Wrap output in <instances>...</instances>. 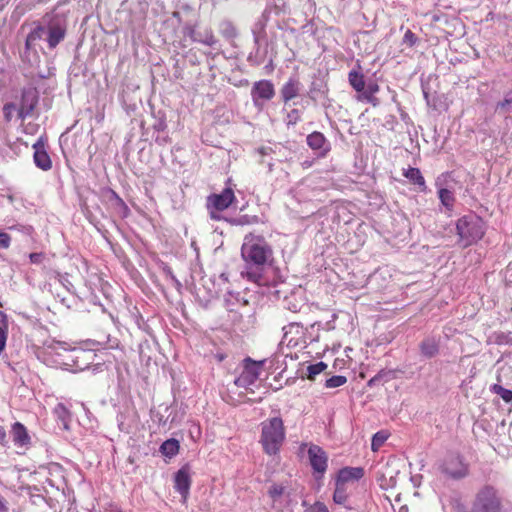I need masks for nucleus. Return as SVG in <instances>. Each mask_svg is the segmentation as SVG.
<instances>
[{
    "instance_id": "nucleus-1",
    "label": "nucleus",
    "mask_w": 512,
    "mask_h": 512,
    "mask_svg": "<svg viewBox=\"0 0 512 512\" xmlns=\"http://www.w3.org/2000/svg\"><path fill=\"white\" fill-rule=\"evenodd\" d=\"M92 354L81 348H72L65 342L53 341L44 351L45 362L66 370H84Z\"/></svg>"
},
{
    "instance_id": "nucleus-2",
    "label": "nucleus",
    "mask_w": 512,
    "mask_h": 512,
    "mask_svg": "<svg viewBox=\"0 0 512 512\" xmlns=\"http://www.w3.org/2000/svg\"><path fill=\"white\" fill-rule=\"evenodd\" d=\"M241 255L247 264L256 267L255 270L242 272V275H245L250 281L260 284L262 281V275L259 271V267L265 265L271 258V246L266 242L264 237L249 234L244 238V242L241 247Z\"/></svg>"
},
{
    "instance_id": "nucleus-3",
    "label": "nucleus",
    "mask_w": 512,
    "mask_h": 512,
    "mask_svg": "<svg viewBox=\"0 0 512 512\" xmlns=\"http://www.w3.org/2000/svg\"><path fill=\"white\" fill-rule=\"evenodd\" d=\"M467 512H505L504 497L495 486L485 484L474 493Z\"/></svg>"
},
{
    "instance_id": "nucleus-4",
    "label": "nucleus",
    "mask_w": 512,
    "mask_h": 512,
    "mask_svg": "<svg viewBox=\"0 0 512 512\" xmlns=\"http://www.w3.org/2000/svg\"><path fill=\"white\" fill-rule=\"evenodd\" d=\"M319 325L316 323L310 326V331L307 330L308 336L305 334L303 327L298 323H290L283 327V337L280 341V346L287 348L298 347L306 344L304 347L308 349L307 353H312L313 347L317 345Z\"/></svg>"
},
{
    "instance_id": "nucleus-5",
    "label": "nucleus",
    "mask_w": 512,
    "mask_h": 512,
    "mask_svg": "<svg viewBox=\"0 0 512 512\" xmlns=\"http://www.w3.org/2000/svg\"><path fill=\"white\" fill-rule=\"evenodd\" d=\"M261 427L260 443L265 453L268 455L277 454L285 439L282 419L279 417L268 419L262 422Z\"/></svg>"
},
{
    "instance_id": "nucleus-6",
    "label": "nucleus",
    "mask_w": 512,
    "mask_h": 512,
    "mask_svg": "<svg viewBox=\"0 0 512 512\" xmlns=\"http://www.w3.org/2000/svg\"><path fill=\"white\" fill-rule=\"evenodd\" d=\"M456 229L460 240L466 247L482 239L486 231V225L482 218L470 214L458 219Z\"/></svg>"
},
{
    "instance_id": "nucleus-7",
    "label": "nucleus",
    "mask_w": 512,
    "mask_h": 512,
    "mask_svg": "<svg viewBox=\"0 0 512 512\" xmlns=\"http://www.w3.org/2000/svg\"><path fill=\"white\" fill-rule=\"evenodd\" d=\"M438 470L446 477L459 480L465 478L468 473V465L459 455H448L439 465Z\"/></svg>"
},
{
    "instance_id": "nucleus-8",
    "label": "nucleus",
    "mask_w": 512,
    "mask_h": 512,
    "mask_svg": "<svg viewBox=\"0 0 512 512\" xmlns=\"http://www.w3.org/2000/svg\"><path fill=\"white\" fill-rule=\"evenodd\" d=\"M261 370V362L253 361L250 358L245 359L242 372L234 381L235 385L238 387L249 389L257 382Z\"/></svg>"
},
{
    "instance_id": "nucleus-9",
    "label": "nucleus",
    "mask_w": 512,
    "mask_h": 512,
    "mask_svg": "<svg viewBox=\"0 0 512 512\" xmlns=\"http://www.w3.org/2000/svg\"><path fill=\"white\" fill-rule=\"evenodd\" d=\"M274 94V86L268 80H260L258 82H255L251 90L253 104L258 109H262L264 103L272 99L274 97Z\"/></svg>"
},
{
    "instance_id": "nucleus-10",
    "label": "nucleus",
    "mask_w": 512,
    "mask_h": 512,
    "mask_svg": "<svg viewBox=\"0 0 512 512\" xmlns=\"http://www.w3.org/2000/svg\"><path fill=\"white\" fill-rule=\"evenodd\" d=\"M235 195L232 187H226L220 194L210 195L207 199L208 209L214 208L218 211L227 209L234 201Z\"/></svg>"
},
{
    "instance_id": "nucleus-11",
    "label": "nucleus",
    "mask_w": 512,
    "mask_h": 512,
    "mask_svg": "<svg viewBox=\"0 0 512 512\" xmlns=\"http://www.w3.org/2000/svg\"><path fill=\"white\" fill-rule=\"evenodd\" d=\"M38 102L37 92L34 89L24 90L21 97L20 107L17 115L20 119H25L31 115Z\"/></svg>"
},
{
    "instance_id": "nucleus-12",
    "label": "nucleus",
    "mask_w": 512,
    "mask_h": 512,
    "mask_svg": "<svg viewBox=\"0 0 512 512\" xmlns=\"http://www.w3.org/2000/svg\"><path fill=\"white\" fill-rule=\"evenodd\" d=\"M191 486V477L189 468L187 466L182 467L175 474V484L174 487L176 491H178L183 499V502L187 500L189 495V490Z\"/></svg>"
},
{
    "instance_id": "nucleus-13",
    "label": "nucleus",
    "mask_w": 512,
    "mask_h": 512,
    "mask_svg": "<svg viewBox=\"0 0 512 512\" xmlns=\"http://www.w3.org/2000/svg\"><path fill=\"white\" fill-rule=\"evenodd\" d=\"M300 453L302 457L307 453L309 462L314 470L315 479L318 480L320 474V447L305 443L301 445Z\"/></svg>"
},
{
    "instance_id": "nucleus-14",
    "label": "nucleus",
    "mask_w": 512,
    "mask_h": 512,
    "mask_svg": "<svg viewBox=\"0 0 512 512\" xmlns=\"http://www.w3.org/2000/svg\"><path fill=\"white\" fill-rule=\"evenodd\" d=\"M301 84L295 78H290L280 90V96L285 105L300 95Z\"/></svg>"
},
{
    "instance_id": "nucleus-15",
    "label": "nucleus",
    "mask_w": 512,
    "mask_h": 512,
    "mask_svg": "<svg viewBox=\"0 0 512 512\" xmlns=\"http://www.w3.org/2000/svg\"><path fill=\"white\" fill-rule=\"evenodd\" d=\"M364 476V470L361 467H345L339 470L336 481L346 485L349 481H357Z\"/></svg>"
},
{
    "instance_id": "nucleus-16",
    "label": "nucleus",
    "mask_w": 512,
    "mask_h": 512,
    "mask_svg": "<svg viewBox=\"0 0 512 512\" xmlns=\"http://www.w3.org/2000/svg\"><path fill=\"white\" fill-rule=\"evenodd\" d=\"M378 91V84L374 81H369L365 84V88L362 91V94H358L357 99L362 102L370 103L376 107L379 105V99L375 96Z\"/></svg>"
},
{
    "instance_id": "nucleus-17",
    "label": "nucleus",
    "mask_w": 512,
    "mask_h": 512,
    "mask_svg": "<svg viewBox=\"0 0 512 512\" xmlns=\"http://www.w3.org/2000/svg\"><path fill=\"white\" fill-rule=\"evenodd\" d=\"M46 41L50 48H55L64 38L65 29L60 24H51L46 27Z\"/></svg>"
},
{
    "instance_id": "nucleus-18",
    "label": "nucleus",
    "mask_w": 512,
    "mask_h": 512,
    "mask_svg": "<svg viewBox=\"0 0 512 512\" xmlns=\"http://www.w3.org/2000/svg\"><path fill=\"white\" fill-rule=\"evenodd\" d=\"M33 148L35 150L34 151L35 165L44 171L51 169L52 162H51L50 156L44 150V147L42 145H40L39 143H36V144H34Z\"/></svg>"
},
{
    "instance_id": "nucleus-19",
    "label": "nucleus",
    "mask_w": 512,
    "mask_h": 512,
    "mask_svg": "<svg viewBox=\"0 0 512 512\" xmlns=\"http://www.w3.org/2000/svg\"><path fill=\"white\" fill-rule=\"evenodd\" d=\"M11 433L13 442L16 446L24 447L30 443V436L27 432V429L20 422H15L12 425Z\"/></svg>"
},
{
    "instance_id": "nucleus-20",
    "label": "nucleus",
    "mask_w": 512,
    "mask_h": 512,
    "mask_svg": "<svg viewBox=\"0 0 512 512\" xmlns=\"http://www.w3.org/2000/svg\"><path fill=\"white\" fill-rule=\"evenodd\" d=\"M421 354L426 358H432L439 352V344L434 338H427L420 343Z\"/></svg>"
},
{
    "instance_id": "nucleus-21",
    "label": "nucleus",
    "mask_w": 512,
    "mask_h": 512,
    "mask_svg": "<svg viewBox=\"0 0 512 512\" xmlns=\"http://www.w3.org/2000/svg\"><path fill=\"white\" fill-rule=\"evenodd\" d=\"M47 33H46V27L44 26H37L34 30H32L27 38H26V47L27 49H31L36 45V42L38 40H46Z\"/></svg>"
},
{
    "instance_id": "nucleus-22",
    "label": "nucleus",
    "mask_w": 512,
    "mask_h": 512,
    "mask_svg": "<svg viewBox=\"0 0 512 512\" xmlns=\"http://www.w3.org/2000/svg\"><path fill=\"white\" fill-rule=\"evenodd\" d=\"M404 176L409 179L413 184L418 185L421 191L426 190V184L421 171L418 168H409L404 172Z\"/></svg>"
},
{
    "instance_id": "nucleus-23",
    "label": "nucleus",
    "mask_w": 512,
    "mask_h": 512,
    "mask_svg": "<svg viewBox=\"0 0 512 512\" xmlns=\"http://www.w3.org/2000/svg\"><path fill=\"white\" fill-rule=\"evenodd\" d=\"M179 448H180V445H179L178 440L171 438V439L164 441L161 444L160 452L164 456H166L168 458H172L179 452Z\"/></svg>"
},
{
    "instance_id": "nucleus-24",
    "label": "nucleus",
    "mask_w": 512,
    "mask_h": 512,
    "mask_svg": "<svg viewBox=\"0 0 512 512\" xmlns=\"http://www.w3.org/2000/svg\"><path fill=\"white\" fill-rule=\"evenodd\" d=\"M348 79L353 89L357 91L359 94H362V91L364 90L366 84L363 74L355 70H352L349 72Z\"/></svg>"
},
{
    "instance_id": "nucleus-25",
    "label": "nucleus",
    "mask_w": 512,
    "mask_h": 512,
    "mask_svg": "<svg viewBox=\"0 0 512 512\" xmlns=\"http://www.w3.org/2000/svg\"><path fill=\"white\" fill-rule=\"evenodd\" d=\"M8 328V317L6 313L0 311V354L3 352L6 346Z\"/></svg>"
},
{
    "instance_id": "nucleus-26",
    "label": "nucleus",
    "mask_w": 512,
    "mask_h": 512,
    "mask_svg": "<svg viewBox=\"0 0 512 512\" xmlns=\"http://www.w3.org/2000/svg\"><path fill=\"white\" fill-rule=\"evenodd\" d=\"M438 196L440 199L441 204L448 210L452 211L454 203H455V197L452 191L441 188L438 191Z\"/></svg>"
},
{
    "instance_id": "nucleus-27",
    "label": "nucleus",
    "mask_w": 512,
    "mask_h": 512,
    "mask_svg": "<svg viewBox=\"0 0 512 512\" xmlns=\"http://www.w3.org/2000/svg\"><path fill=\"white\" fill-rule=\"evenodd\" d=\"M265 26H266V20L264 18L259 19L252 29L253 36H254V42L257 46L260 45V43L263 41L265 37Z\"/></svg>"
},
{
    "instance_id": "nucleus-28",
    "label": "nucleus",
    "mask_w": 512,
    "mask_h": 512,
    "mask_svg": "<svg viewBox=\"0 0 512 512\" xmlns=\"http://www.w3.org/2000/svg\"><path fill=\"white\" fill-rule=\"evenodd\" d=\"M498 113H509L512 111V90L504 94L503 100L496 104L495 108Z\"/></svg>"
},
{
    "instance_id": "nucleus-29",
    "label": "nucleus",
    "mask_w": 512,
    "mask_h": 512,
    "mask_svg": "<svg viewBox=\"0 0 512 512\" xmlns=\"http://www.w3.org/2000/svg\"><path fill=\"white\" fill-rule=\"evenodd\" d=\"M490 391L502 398L505 403H512V390L506 389L499 384H493Z\"/></svg>"
},
{
    "instance_id": "nucleus-30",
    "label": "nucleus",
    "mask_w": 512,
    "mask_h": 512,
    "mask_svg": "<svg viewBox=\"0 0 512 512\" xmlns=\"http://www.w3.org/2000/svg\"><path fill=\"white\" fill-rule=\"evenodd\" d=\"M388 437H389V434L384 430H381V431H378L377 433H375L373 435L372 441H371L372 451H374V452L378 451L382 447V445L386 442Z\"/></svg>"
},
{
    "instance_id": "nucleus-31",
    "label": "nucleus",
    "mask_w": 512,
    "mask_h": 512,
    "mask_svg": "<svg viewBox=\"0 0 512 512\" xmlns=\"http://www.w3.org/2000/svg\"><path fill=\"white\" fill-rule=\"evenodd\" d=\"M347 499L346 487L345 485L335 481V491L333 493V500L337 504L345 503Z\"/></svg>"
},
{
    "instance_id": "nucleus-32",
    "label": "nucleus",
    "mask_w": 512,
    "mask_h": 512,
    "mask_svg": "<svg viewBox=\"0 0 512 512\" xmlns=\"http://www.w3.org/2000/svg\"><path fill=\"white\" fill-rule=\"evenodd\" d=\"M347 382V378L342 375H335L325 381L326 388H337L344 385Z\"/></svg>"
},
{
    "instance_id": "nucleus-33",
    "label": "nucleus",
    "mask_w": 512,
    "mask_h": 512,
    "mask_svg": "<svg viewBox=\"0 0 512 512\" xmlns=\"http://www.w3.org/2000/svg\"><path fill=\"white\" fill-rule=\"evenodd\" d=\"M17 107L14 103H6L3 107V115L6 121H11L14 117Z\"/></svg>"
},
{
    "instance_id": "nucleus-34",
    "label": "nucleus",
    "mask_w": 512,
    "mask_h": 512,
    "mask_svg": "<svg viewBox=\"0 0 512 512\" xmlns=\"http://www.w3.org/2000/svg\"><path fill=\"white\" fill-rule=\"evenodd\" d=\"M307 143L314 150L320 149V133L313 132L312 134H310L307 137Z\"/></svg>"
},
{
    "instance_id": "nucleus-35",
    "label": "nucleus",
    "mask_w": 512,
    "mask_h": 512,
    "mask_svg": "<svg viewBox=\"0 0 512 512\" xmlns=\"http://www.w3.org/2000/svg\"><path fill=\"white\" fill-rule=\"evenodd\" d=\"M320 374V362L310 364L307 367V378L310 380H315L316 376Z\"/></svg>"
},
{
    "instance_id": "nucleus-36",
    "label": "nucleus",
    "mask_w": 512,
    "mask_h": 512,
    "mask_svg": "<svg viewBox=\"0 0 512 512\" xmlns=\"http://www.w3.org/2000/svg\"><path fill=\"white\" fill-rule=\"evenodd\" d=\"M300 119V112L298 109H292L290 112H288L286 117V123L288 125H294L296 124Z\"/></svg>"
},
{
    "instance_id": "nucleus-37",
    "label": "nucleus",
    "mask_w": 512,
    "mask_h": 512,
    "mask_svg": "<svg viewBox=\"0 0 512 512\" xmlns=\"http://www.w3.org/2000/svg\"><path fill=\"white\" fill-rule=\"evenodd\" d=\"M228 221L231 224H233V225H239V226L248 225V224H251L253 222L251 220V217H249L248 215H243V216H240L238 218L230 219Z\"/></svg>"
},
{
    "instance_id": "nucleus-38",
    "label": "nucleus",
    "mask_w": 512,
    "mask_h": 512,
    "mask_svg": "<svg viewBox=\"0 0 512 512\" xmlns=\"http://www.w3.org/2000/svg\"><path fill=\"white\" fill-rule=\"evenodd\" d=\"M416 42H417L416 35L411 30H407L403 37V43L408 45L409 47H412L416 44Z\"/></svg>"
},
{
    "instance_id": "nucleus-39",
    "label": "nucleus",
    "mask_w": 512,
    "mask_h": 512,
    "mask_svg": "<svg viewBox=\"0 0 512 512\" xmlns=\"http://www.w3.org/2000/svg\"><path fill=\"white\" fill-rule=\"evenodd\" d=\"M283 492H284L283 486L277 485V484L272 485L269 489V494L273 498H277V497L281 496L283 494Z\"/></svg>"
},
{
    "instance_id": "nucleus-40",
    "label": "nucleus",
    "mask_w": 512,
    "mask_h": 512,
    "mask_svg": "<svg viewBox=\"0 0 512 512\" xmlns=\"http://www.w3.org/2000/svg\"><path fill=\"white\" fill-rule=\"evenodd\" d=\"M11 237L6 232L0 231V247L7 249L10 246Z\"/></svg>"
},
{
    "instance_id": "nucleus-41",
    "label": "nucleus",
    "mask_w": 512,
    "mask_h": 512,
    "mask_svg": "<svg viewBox=\"0 0 512 512\" xmlns=\"http://www.w3.org/2000/svg\"><path fill=\"white\" fill-rule=\"evenodd\" d=\"M200 42L207 46H213L216 43V39L212 33H206L203 39H199Z\"/></svg>"
},
{
    "instance_id": "nucleus-42",
    "label": "nucleus",
    "mask_w": 512,
    "mask_h": 512,
    "mask_svg": "<svg viewBox=\"0 0 512 512\" xmlns=\"http://www.w3.org/2000/svg\"><path fill=\"white\" fill-rule=\"evenodd\" d=\"M56 413L58 414V416H59L63 421H65V417H66V415L68 414V411H67V409H66L62 404H59V405L56 407Z\"/></svg>"
},
{
    "instance_id": "nucleus-43",
    "label": "nucleus",
    "mask_w": 512,
    "mask_h": 512,
    "mask_svg": "<svg viewBox=\"0 0 512 512\" xmlns=\"http://www.w3.org/2000/svg\"><path fill=\"white\" fill-rule=\"evenodd\" d=\"M381 379H382V374L378 373L377 375H375L368 381V386L372 387L374 385H377L378 383H380Z\"/></svg>"
},
{
    "instance_id": "nucleus-44",
    "label": "nucleus",
    "mask_w": 512,
    "mask_h": 512,
    "mask_svg": "<svg viewBox=\"0 0 512 512\" xmlns=\"http://www.w3.org/2000/svg\"><path fill=\"white\" fill-rule=\"evenodd\" d=\"M106 347L109 349H116L119 347V341L116 338H114L113 340L108 338V344Z\"/></svg>"
},
{
    "instance_id": "nucleus-45",
    "label": "nucleus",
    "mask_w": 512,
    "mask_h": 512,
    "mask_svg": "<svg viewBox=\"0 0 512 512\" xmlns=\"http://www.w3.org/2000/svg\"><path fill=\"white\" fill-rule=\"evenodd\" d=\"M7 442V434L5 429L0 426V444L4 445Z\"/></svg>"
},
{
    "instance_id": "nucleus-46",
    "label": "nucleus",
    "mask_w": 512,
    "mask_h": 512,
    "mask_svg": "<svg viewBox=\"0 0 512 512\" xmlns=\"http://www.w3.org/2000/svg\"><path fill=\"white\" fill-rule=\"evenodd\" d=\"M210 210V217L214 220H220L221 216L220 213L222 211L215 210L214 208L209 209Z\"/></svg>"
},
{
    "instance_id": "nucleus-47",
    "label": "nucleus",
    "mask_w": 512,
    "mask_h": 512,
    "mask_svg": "<svg viewBox=\"0 0 512 512\" xmlns=\"http://www.w3.org/2000/svg\"><path fill=\"white\" fill-rule=\"evenodd\" d=\"M29 257L32 263H39L42 259V254L31 253Z\"/></svg>"
},
{
    "instance_id": "nucleus-48",
    "label": "nucleus",
    "mask_w": 512,
    "mask_h": 512,
    "mask_svg": "<svg viewBox=\"0 0 512 512\" xmlns=\"http://www.w3.org/2000/svg\"><path fill=\"white\" fill-rule=\"evenodd\" d=\"M322 157L325 155V152L330 149L329 144L326 143L325 138L322 136Z\"/></svg>"
},
{
    "instance_id": "nucleus-49",
    "label": "nucleus",
    "mask_w": 512,
    "mask_h": 512,
    "mask_svg": "<svg viewBox=\"0 0 512 512\" xmlns=\"http://www.w3.org/2000/svg\"><path fill=\"white\" fill-rule=\"evenodd\" d=\"M326 461H327V457L324 455V452H322V468H321L322 473L326 469Z\"/></svg>"
},
{
    "instance_id": "nucleus-50",
    "label": "nucleus",
    "mask_w": 512,
    "mask_h": 512,
    "mask_svg": "<svg viewBox=\"0 0 512 512\" xmlns=\"http://www.w3.org/2000/svg\"><path fill=\"white\" fill-rule=\"evenodd\" d=\"M3 510H5V505H4L2 498L0 497V511H3Z\"/></svg>"
},
{
    "instance_id": "nucleus-51",
    "label": "nucleus",
    "mask_w": 512,
    "mask_h": 512,
    "mask_svg": "<svg viewBox=\"0 0 512 512\" xmlns=\"http://www.w3.org/2000/svg\"><path fill=\"white\" fill-rule=\"evenodd\" d=\"M327 368V364H325L324 362H322V372Z\"/></svg>"
},
{
    "instance_id": "nucleus-52",
    "label": "nucleus",
    "mask_w": 512,
    "mask_h": 512,
    "mask_svg": "<svg viewBox=\"0 0 512 512\" xmlns=\"http://www.w3.org/2000/svg\"><path fill=\"white\" fill-rule=\"evenodd\" d=\"M321 511H322V512H328V510H327V509H326V507H324V506H322Z\"/></svg>"
},
{
    "instance_id": "nucleus-53",
    "label": "nucleus",
    "mask_w": 512,
    "mask_h": 512,
    "mask_svg": "<svg viewBox=\"0 0 512 512\" xmlns=\"http://www.w3.org/2000/svg\"><path fill=\"white\" fill-rule=\"evenodd\" d=\"M333 327L330 326L329 323H327V329H332Z\"/></svg>"
}]
</instances>
